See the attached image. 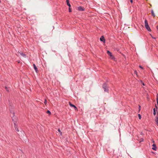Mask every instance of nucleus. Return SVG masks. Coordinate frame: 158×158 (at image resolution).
Segmentation results:
<instances>
[{
  "label": "nucleus",
  "mask_w": 158,
  "mask_h": 158,
  "mask_svg": "<svg viewBox=\"0 0 158 158\" xmlns=\"http://www.w3.org/2000/svg\"><path fill=\"white\" fill-rule=\"evenodd\" d=\"M144 23L145 27L149 31H151V30L149 26L148 21L146 19L145 20Z\"/></svg>",
  "instance_id": "nucleus-1"
},
{
  "label": "nucleus",
  "mask_w": 158,
  "mask_h": 158,
  "mask_svg": "<svg viewBox=\"0 0 158 158\" xmlns=\"http://www.w3.org/2000/svg\"><path fill=\"white\" fill-rule=\"evenodd\" d=\"M103 88L104 89V91H105L107 92L108 91V89H107V85L106 84H104L103 85Z\"/></svg>",
  "instance_id": "nucleus-2"
},
{
  "label": "nucleus",
  "mask_w": 158,
  "mask_h": 158,
  "mask_svg": "<svg viewBox=\"0 0 158 158\" xmlns=\"http://www.w3.org/2000/svg\"><path fill=\"white\" fill-rule=\"evenodd\" d=\"M107 53L111 57V59H113L114 58V56L112 55L111 53L109 51H107Z\"/></svg>",
  "instance_id": "nucleus-3"
},
{
  "label": "nucleus",
  "mask_w": 158,
  "mask_h": 158,
  "mask_svg": "<svg viewBox=\"0 0 158 158\" xmlns=\"http://www.w3.org/2000/svg\"><path fill=\"white\" fill-rule=\"evenodd\" d=\"M69 104L70 106L71 107H74V108H75V110H77V108L74 105L72 104L70 102H69Z\"/></svg>",
  "instance_id": "nucleus-4"
},
{
  "label": "nucleus",
  "mask_w": 158,
  "mask_h": 158,
  "mask_svg": "<svg viewBox=\"0 0 158 158\" xmlns=\"http://www.w3.org/2000/svg\"><path fill=\"white\" fill-rule=\"evenodd\" d=\"M100 40L101 41L105 42V39L104 37L103 36H102L100 38Z\"/></svg>",
  "instance_id": "nucleus-5"
},
{
  "label": "nucleus",
  "mask_w": 158,
  "mask_h": 158,
  "mask_svg": "<svg viewBox=\"0 0 158 158\" xmlns=\"http://www.w3.org/2000/svg\"><path fill=\"white\" fill-rule=\"evenodd\" d=\"M33 67H34V69L35 70V72L36 73H37V71H38V69H37V68L36 66L35 65V64H33Z\"/></svg>",
  "instance_id": "nucleus-6"
},
{
  "label": "nucleus",
  "mask_w": 158,
  "mask_h": 158,
  "mask_svg": "<svg viewBox=\"0 0 158 158\" xmlns=\"http://www.w3.org/2000/svg\"><path fill=\"white\" fill-rule=\"evenodd\" d=\"M78 10L80 11H82L84 10L83 8L81 6H79L78 8Z\"/></svg>",
  "instance_id": "nucleus-7"
},
{
  "label": "nucleus",
  "mask_w": 158,
  "mask_h": 158,
  "mask_svg": "<svg viewBox=\"0 0 158 158\" xmlns=\"http://www.w3.org/2000/svg\"><path fill=\"white\" fill-rule=\"evenodd\" d=\"M18 53H19L22 56L24 57H26V55L23 53L19 52Z\"/></svg>",
  "instance_id": "nucleus-8"
},
{
  "label": "nucleus",
  "mask_w": 158,
  "mask_h": 158,
  "mask_svg": "<svg viewBox=\"0 0 158 158\" xmlns=\"http://www.w3.org/2000/svg\"><path fill=\"white\" fill-rule=\"evenodd\" d=\"M153 148H152V149L154 150H156V144L154 143L152 145Z\"/></svg>",
  "instance_id": "nucleus-9"
},
{
  "label": "nucleus",
  "mask_w": 158,
  "mask_h": 158,
  "mask_svg": "<svg viewBox=\"0 0 158 158\" xmlns=\"http://www.w3.org/2000/svg\"><path fill=\"white\" fill-rule=\"evenodd\" d=\"M66 2H67V5L69 6L70 7L71 6V5H70V4L69 3V0H66Z\"/></svg>",
  "instance_id": "nucleus-10"
},
{
  "label": "nucleus",
  "mask_w": 158,
  "mask_h": 158,
  "mask_svg": "<svg viewBox=\"0 0 158 158\" xmlns=\"http://www.w3.org/2000/svg\"><path fill=\"white\" fill-rule=\"evenodd\" d=\"M151 13L152 16H153L154 17H155L156 16V15H155L153 11V10H151Z\"/></svg>",
  "instance_id": "nucleus-11"
},
{
  "label": "nucleus",
  "mask_w": 158,
  "mask_h": 158,
  "mask_svg": "<svg viewBox=\"0 0 158 158\" xmlns=\"http://www.w3.org/2000/svg\"><path fill=\"white\" fill-rule=\"evenodd\" d=\"M14 125L15 130H16L18 131H19L18 130V128L17 126H16L15 123H14Z\"/></svg>",
  "instance_id": "nucleus-12"
},
{
  "label": "nucleus",
  "mask_w": 158,
  "mask_h": 158,
  "mask_svg": "<svg viewBox=\"0 0 158 158\" xmlns=\"http://www.w3.org/2000/svg\"><path fill=\"white\" fill-rule=\"evenodd\" d=\"M153 110V114L154 115H156V114L155 109V108H154Z\"/></svg>",
  "instance_id": "nucleus-13"
},
{
  "label": "nucleus",
  "mask_w": 158,
  "mask_h": 158,
  "mask_svg": "<svg viewBox=\"0 0 158 158\" xmlns=\"http://www.w3.org/2000/svg\"><path fill=\"white\" fill-rule=\"evenodd\" d=\"M155 121L156 122H158V116H157L156 118V119L155 120Z\"/></svg>",
  "instance_id": "nucleus-14"
},
{
  "label": "nucleus",
  "mask_w": 158,
  "mask_h": 158,
  "mask_svg": "<svg viewBox=\"0 0 158 158\" xmlns=\"http://www.w3.org/2000/svg\"><path fill=\"white\" fill-rule=\"evenodd\" d=\"M47 113H48V114H51V112H50V111L48 110L47 111Z\"/></svg>",
  "instance_id": "nucleus-15"
},
{
  "label": "nucleus",
  "mask_w": 158,
  "mask_h": 158,
  "mask_svg": "<svg viewBox=\"0 0 158 158\" xmlns=\"http://www.w3.org/2000/svg\"><path fill=\"white\" fill-rule=\"evenodd\" d=\"M5 89H6V91L7 92H9V88H7V87H5Z\"/></svg>",
  "instance_id": "nucleus-16"
},
{
  "label": "nucleus",
  "mask_w": 158,
  "mask_h": 158,
  "mask_svg": "<svg viewBox=\"0 0 158 158\" xmlns=\"http://www.w3.org/2000/svg\"><path fill=\"white\" fill-rule=\"evenodd\" d=\"M138 117H139V118L140 119H141V115L140 114H138Z\"/></svg>",
  "instance_id": "nucleus-17"
},
{
  "label": "nucleus",
  "mask_w": 158,
  "mask_h": 158,
  "mask_svg": "<svg viewBox=\"0 0 158 158\" xmlns=\"http://www.w3.org/2000/svg\"><path fill=\"white\" fill-rule=\"evenodd\" d=\"M156 100L157 102L158 101V94L157 95V97H156Z\"/></svg>",
  "instance_id": "nucleus-18"
},
{
  "label": "nucleus",
  "mask_w": 158,
  "mask_h": 158,
  "mask_svg": "<svg viewBox=\"0 0 158 158\" xmlns=\"http://www.w3.org/2000/svg\"><path fill=\"white\" fill-rule=\"evenodd\" d=\"M47 103V100H45V101H44V103L46 105V104Z\"/></svg>",
  "instance_id": "nucleus-19"
},
{
  "label": "nucleus",
  "mask_w": 158,
  "mask_h": 158,
  "mask_svg": "<svg viewBox=\"0 0 158 158\" xmlns=\"http://www.w3.org/2000/svg\"><path fill=\"white\" fill-rule=\"evenodd\" d=\"M69 12H71V9L70 8H69Z\"/></svg>",
  "instance_id": "nucleus-20"
},
{
  "label": "nucleus",
  "mask_w": 158,
  "mask_h": 158,
  "mask_svg": "<svg viewBox=\"0 0 158 158\" xmlns=\"http://www.w3.org/2000/svg\"><path fill=\"white\" fill-rule=\"evenodd\" d=\"M134 73L135 74H136V75H137V72H136V71H134Z\"/></svg>",
  "instance_id": "nucleus-21"
},
{
  "label": "nucleus",
  "mask_w": 158,
  "mask_h": 158,
  "mask_svg": "<svg viewBox=\"0 0 158 158\" xmlns=\"http://www.w3.org/2000/svg\"><path fill=\"white\" fill-rule=\"evenodd\" d=\"M58 131L59 132H60V134L61 135V132L60 131V130L59 129H58Z\"/></svg>",
  "instance_id": "nucleus-22"
},
{
  "label": "nucleus",
  "mask_w": 158,
  "mask_h": 158,
  "mask_svg": "<svg viewBox=\"0 0 158 158\" xmlns=\"http://www.w3.org/2000/svg\"><path fill=\"white\" fill-rule=\"evenodd\" d=\"M139 67L142 69H143V68L141 66H139Z\"/></svg>",
  "instance_id": "nucleus-23"
},
{
  "label": "nucleus",
  "mask_w": 158,
  "mask_h": 158,
  "mask_svg": "<svg viewBox=\"0 0 158 158\" xmlns=\"http://www.w3.org/2000/svg\"><path fill=\"white\" fill-rule=\"evenodd\" d=\"M130 2H131L132 3L133 2V0H130Z\"/></svg>",
  "instance_id": "nucleus-24"
},
{
  "label": "nucleus",
  "mask_w": 158,
  "mask_h": 158,
  "mask_svg": "<svg viewBox=\"0 0 158 158\" xmlns=\"http://www.w3.org/2000/svg\"><path fill=\"white\" fill-rule=\"evenodd\" d=\"M143 139H142L141 140V141H143Z\"/></svg>",
  "instance_id": "nucleus-25"
},
{
  "label": "nucleus",
  "mask_w": 158,
  "mask_h": 158,
  "mask_svg": "<svg viewBox=\"0 0 158 158\" xmlns=\"http://www.w3.org/2000/svg\"><path fill=\"white\" fill-rule=\"evenodd\" d=\"M139 110H140V106H139Z\"/></svg>",
  "instance_id": "nucleus-26"
},
{
  "label": "nucleus",
  "mask_w": 158,
  "mask_h": 158,
  "mask_svg": "<svg viewBox=\"0 0 158 158\" xmlns=\"http://www.w3.org/2000/svg\"><path fill=\"white\" fill-rule=\"evenodd\" d=\"M156 123L157 124V126H158V122H156Z\"/></svg>",
  "instance_id": "nucleus-27"
},
{
  "label": "nucleus",
  "mask_w": 158,
  "mask_h": 158,
  "mask_svg": "<svg viewBox=\"0 0 158 158\" xmlns=\"http://www.w3.org/2000/svg\"><path fill=\"white\" fill-rule=\"evenodd\" d=\"M142 84L143 85H144V84L143 83H142Z\"/></svg>",
  "instance_id": "nucleus-28"
},
{
  "label": "nucleus",
  "mask_w": 158,
  "mask_h": 158,
  "mask_svg": "<svg viewBox=\"0 0 158 158\" xmlns=\"http://www.w3.org/2000/svg\"><path fill=\"white\" fill-rule=\"evenodd\" d=\"M157 30H158V25L157 27Z\"/></svg>",
  "instance_id": "nucleus-29"
},
{
  "label": "nucleus",
  "mask_w": 158,
  "mask_h": 158,
  "mask_svg": "<svg viewBox=\"0 0 158 158\" xmlns=\"http://www.w3.org/2000/svg\"><path fill=\"white\" fill-rule=\"evenodd\" d=\"M157 105L158 106V101L157 102Z\"/></svg>",
  "instance_id": "nucleus-30"
},
{
  "label": "nucleus",
  "mask_w": 158,
  "mask_h": 158,
  "mask_svg": "<svg viewBox=\"0 0 158 158\" xmlns=\"http://www.w3.org/2000/svg\"><path fill=\"white\" fill-rule=\"evenodd\" d=\"M1 2V1H0V3Z\"/></svg>",
  "instance_id": "nucleus-31"
}]
</instances>
